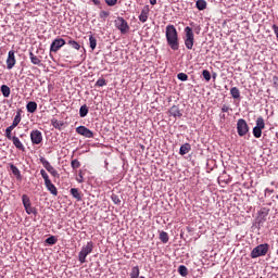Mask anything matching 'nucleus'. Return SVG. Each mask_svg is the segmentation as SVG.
<instances>
[{
  "instance_id": "1",
  "label": "nucleus",
  "mask_w": 278,
  "mask_h": 278,
  "mask_svg": "<svg viewBox=\"0 0 278 278\" xmlns=\"http://www.w3.org/2000/svg\"><path fill=\"white\" fill-rule=\"evenodd\" d=\"M165 37L172 51H179V34L175 25H167L165 28Z\"/></svg>"
},
{
  "instance_id": "2",
  "label": "nucleus",
  "mask_w": 278,
  "mask_h": 278,
  "mask_svg": "<svg viewBox=\"0 0 278 278\" xmlns=\"http://www.w3.org/2000/svg\"><path fill=\"white\" fill-rule=\"evenodd\" d=\"M93 249L94 243H92V241L87 242V244L84 245L78 253V262H80V264H86V257L92 253Z\"/></svg>"
},
{
  "instance_id": "3",
  "label": "nucleus",
  "mask_w": 278,
  "mask_h": 278,
  "mask_svg": "<svg viewBox=\"0 0 278 278\" xmlns=\"http://www.w3.org/2000/svg\"><path fill=\"white\" fill-rule=\"evenodd\" d=\"M185 47L186 49L192 50L194 47V31L190 26L185 27Z\"/></svg>"
},
{
  "instance_id": "4",
  "label": "nucleus",
  "mask_w": 278,
  "mask_h": 278,
  "mask_svg": "<svg viewBox=\"0 0 278 278\" xmlns=\"http://www.w3.org/2000/svg\"><path fill=\"white\" fill-rule=\"evenodd\" d=\"M266 253H268V243L260 244L252 250L251 257L252 260L264 257Z\"/></svg>"
},
{
  "instance_id": "5",
  "label": "nucleus",
  "mask_w": 278,
  "mask_h": 278,
  "mask_svg": "<svg viewBox=\"0 0 278 278\" xmlns=\"http://www.w3.org/2000/svg\"><path fill=\"white\" fill-rule=\"evenodd\" d=\"M22 203L24 205V210H25L26 214H28V215L34 214V216H36V214H38V210H36V207L31 206V200L29 199V195L23 194Z\"/></svg>"
},
{
  "instance_id": "6",
  "label": "nucleus",
  "mask_w": 278,
  "mask_h": 278,
  "mask_svg": "<svg viewBox=\"0 0 278 278\" xmlns=\"http://www.w3.org/2000/svg\"><path fill=\"white\" fill-rule=\"evenodd\" d=\"M249 131V124H247V121L244 118H240L237 122V134L240 136V138L247 136V132Z\"/></svg>"
},
{
  "instance_id": "7",
  "label": "nucleus",
  "mask_w": 278,
  "mask_h": 278,
  "mask_svg": "<svg viewBox=\"0 0 278 278\" xmlns=\"http://www.w3.org/2000/svg\"><path fill=\"white\" fill-rule=\"evenodd\" d=\"M116 29L121 31V34H127L129 31V24H127V21H125L124 17H117L114 21Z\"/></svg>"
},
{
  "instance_id": "8",
  "label": "nucleus",
  "mask_w": 278,
  "mask_h": 278,
  "mask_svg": "<svg viewBox=\"0 0 278 278\" xmlns=\"http://www.w3.org/2000/svg\"><path fill=\"white\" fill-rule=\"evenodd\" d=\"M39 162L42 164V166L46 168V170H48V173H50V175H52V177H60V174L58 173L55 167H52L51 163H49V161H47V159H45L43 156H40Z\"/></svg>"
},
{
  "instance_id": "9",
  "label": "nucleus",
  "mask_w": 278,
  "mask_h": 278,
  "mask_svg": "<svg viewBox=\"0 0 278 278\" xmlns=\"http://www.w3.org/2000/svg\"><path fill=\"white\" fill-rule=\"evenodd\" d=\"M64 45H66V40L62 38L54 39L50 46V52L58 53V51H60L61 47H64Z\"/></svg>"
},
{
  "instance_id": "10",
  "label": "nucleus",
  "mask_w": 278,
  "mask_h": 278,
  "mask_svg": "<svg viewBox=\"0 0 278 278\" xmlns=\"http://www.w3.org/2000/svg\"><path fill=\"white\" fill-rule=\"evenodd\" d=\"M76 132H78L79 136H84V138H94V132H92V130L88 129L86 126H78L76 128Z\"/></svg>"
},
{
  "instance_id": "11",
  "label": "nucleus",
  "mask_w": 278,
  "mask_h": 278,
  "mask_svg": "<svg viewBox=\"0 0 278 278\" xmlns=\"http://www.w3.org/2000/svg\"><path fill=\"white\" fill-rule=\"evenodd\" d=\"M30 140L34 144H40L42 142V132L38 129L31 130Z\"/></svg>"
},
{
  "instance_id": "12",
  "label": "nucleus",
  "mask_w": 278,
  "mask_h": 278,
  "mask_svg": "<svg viewBox=\"0 0 278 278\" xmlns=\"http://www.w3.org/2000/svg\"><path fill=\"white\" fill-rule=\"evenodd\" d=\"M16 64V56L14 55V50L9 51L7 59V67L9 71H12Z\"/></svg>"
},
{
  "instance_id": "13",
  "label": "nucleus",
  "mask_w": 278,
  "mask_h": 278,
  "mask_svg": "<svg viewBox=\"0 0 278 278\" xmlns=\"http://www.w3.org/2000/svg\"><path fill=\"white\" fill-rule=\"evenodd\" d=\"M151 12V9H149V5H144L141 10V13L139 15V21L141 23H147L149 21V13Z\"/></svg>"
},
{
  "instance_id": "14",
  "label": "nucleus",
  "mask_w": 278,
  "mask_h": 278,
  "mask_svg": "<svg viewBox=\"0 0 278 278\" xmlns=\"http://www.w3.org/2000/svg\"><path fill=\"white\" fill-rule=\"evenodd\" d=\"M169 114L170 116H174V118H181L184 116V114L181 113V110H179V106L177 105H173L169 109Z\"/></svg>"
},
{
  "instance_id": "15",
  "label": "nucleus",
  "mask_w": 278,
  "mask_h": 278,
  "mask_svg": "<svg viewBox=\"0 0 278 278\" xmlns=\"http://www.w3.org/2000/svg\"><path fill=\"white\" fill-rule=\"evenodd\" d=\"M45 186L47 190L50 191V194H53V197H58V188L55 187V185H53V182H51V180L45 182Z\"/></svg>"
},
{
  "instance_id": "16",
  "label": "nucleus",
  "mask_w": 278,
  "mask_h": 278,
  "mask_svg": "<svg viewBox=\"0 0 278 278\" xmlns=\"http://www.w3.org/2000/svg\"><path fill=\"white\" fill-rule=\"evenodd\" d=\"M11 140L14 147H16L20 151H25V146H23V142H21V139H18V137L13 136Z\"/></svg>"
},
{
  "instance_id": "17",
  "label": "nucleus",
  "mask_w": 278,
  "mask_h": 278,
  "mask_svg": "<svg viewBox=\"0 0 278 278\" xmlns=\"http://www.w3.org/2000/svg\"><path fill=\"white\" fill-rule=\"evenodd\" d=\"M192 149V146L190 143H184L180 149H179V154L180 155H188Z\"/></svg>"
},
{
  "instance_id": "18",
  "label": "nucleus",
  "mask_w": 278,
  "mask_h": 278,
  "mask_svg": "<svg viewBox=\"0 0 278 278\" xmlns=\"http://www.w3.org/2000/svg\"><path fill=\"white\" fill-rule=\"evenodd\" d=\"M26 110L29 114H34L38 110V104L35 101H30L27 103Z\"/></svg>"
},
{
  "instance_id": "19",
  "label": "nucleus",
  "mask_w": 278,
  "mask_h": 278,
  "mask_svg": "<svg viewBox=\"0 0 278 278\" xmlns=\"http://www.w3.org/2000/svg\"><path fill=\"white\" fill-rule=\"evenodd\" d=\"M70 192H71L72 197H73L74 199H76V201H81V192L79 191V189H77V188H72V189L70 190Z\"/></svg>"
},
{
  "instance_id": "20",
  "label": "nucleus",
  "mask_w": 278,
  "mask_h": 278,
  "mask_svg": "<svg viewBox=\"0 0 278 278\" xmlns=\"http://www.w3.org/2000/svg\"><path fill=\"white\" fill-rule=\"evenodd\" d=\"M21 111L16 112V115L14 116L13 123L11 125V127H13L14 129H16V127H18L20 123H21Z\"/></svg>"
},
{
  "instance_id": "21",
  "label": "nucleus",
  "mask_w": 278,
  "mask_h": 278,
  "mask_svg": "<svg viewBox=\"0 0 278 278\" xmlns=\"http://www.w3.org/2000/svg\"><path fill=\"white\" fill-rule=\"evenodd\" d=\"M51 125L52 127H54L55 129L62 130V127H64V122L62 121H58L55 118L51 119Z\"/></svg>"
},
{
  "instance_id": "22",
  "label": "nucleus",
  "mask_w": 278,
  "mask_h": 278,
  "mask_svg": "<svg viewBox=\"0 0 278 278\" xmlns=\"http://www.w3.org/2000/svg\"><path fill=\"white\" fill-rule=\"evenodd\" d=\"M195 7L200 10L203 11L207 8V1L205 0H197Z\"/></svg>"
},
{
  "instance_id": "23",
  "label": "nucleus",
  "mask_w": 278,
  "mask_h": 278,
  "mask_svg": "<svg viewBox=\"0 0 278 278\" xmlns=\"http://www.w3.org/2000/svg\"><path fill=\"white\" fill-rule=\"evenodd\" d=\"M67 45H68L70 47H72V49H76V51H79V50L81 49V45H79V42H77V41H75V40H73V39H70V40L67 41Z\"/></svg>"
},
{
  "instance_id": "24",
  "label": "nucleus",
  "mask_w": 278,
  "mask_h": 278,
  "mask_svg": "<svg viewBox=\"0 0 278 278\" xmlns=\"http://www.w3.org/2000/svg\"><path fill=\"white\" fill-rule=\"evenodd\" d=\"M79 116L80 118H86V116H88V105L84 104L80 106Z\"/></svg>"
},
{
  "instance_id": "25",
  "label": "nucleus",
  "mask_w": 278,
  "mask_h": 278,
  "mask_svg": "<svg viewBox=\"0 0 278 278\" xmlns=\"http://www.w3.org/2000/svg\"><path fill=\"white\" fill-rule=\"evenodd\" d=\"M256 128L264 129L266 127V123L264 122V117L260 116L256 118Z\"/></svg>"
},
{
  "instance_id": "26",
  "label": "nucleus",
  "mask_w": 278,
  "mask_h": 278,
  "mask_svg": "<svg viewBox=\"0 0 278 278\" xmlns=\"http://www.w3.org/2000/svg\"><path fill=\"white\" fill-rule=\"evenodd\" d=\"M230 94L232 99H240V89H238V87H232L230 89Z\"/></svg>"
},
{
  "instance_id": "27",
  "label": "nucleus",
  "mask_w": 278,
  "mask_h": 278,
  "mask_svg": "<svg viewBox=\"0 0 278 278\" xmlns=\"http://www.w3.org/2000/svg\"><path fill=\"white\" fill-rule=\"evenodd\" d=\"M138 277H140V267L135 266L131 268L130 278H138Z\"/></svg>"
},
{
  "instance_id": "28",
  "label": "nucleus",
  "mask_w": 278,
  "mask_h": 278,
  "mask_svg": "<svg viewBox=\"0 0 278 278\" xmlns=\"http://www.w3.org/2000/svg\"><path fill=\"white\" fill-rule=\"evenodd\" d=\"M178 273L181 277H188V267H186V265H180L178 267Z\"/></svg>"
},
{
  "instance_id": "29",
  "label": "nucleus",
  "mask_w": 278,
  "mask_h": 278,
  "mask_svg": "<svg viewBox=\"0 0 278 278\" xmlns=\"http://www.w3.org/2000/svg\"><path fill=\"white\" fill-rule=\"evenodd\" d=\"M29 59H30L31 64H35V65L39 66L40 60H39L38 56H36L34 54V52H29Z\"/></svg>"
},
{
  "instance_id": "30",
  "label": "nucleus",
  "mask_w": 278,
  "mask_h": 278,
  "mask_svg": "<svg viewBox=\"0 0 278 278\" xmlns=\"http://www.w3.org/2000/svg\"><path fill=\"white\" fill-rule=\"evenodd\" d=\"M89 45L92 51L97 49V38H94L92 35L89 36Z\"/></svg>"
},
{
  "instance_id": "31",
  "label": "nucleus",
  "mask_w": 278,
  "mask_h": 278,
  "mask_svg": "<svg viewBox=\"0 0 278 278\" xmlns=\"http://www.w3.org/2000/svg\"><path fill=\"white\" fill-rule=\"evenodd\" d=\"M1 92H2L3 97L8 98V97H10L11 90L8 87V85H2L1 86Z\"/></svg>"
},
{
  "instance_id": "32",
  "label": "nucleus",
  "mask_w": 278,
  "mask_h": 278,
  "mask_svg": "<svg viewBox=\"0 0 278 278\" xmlns=\"http://www.w3.org/2000/svg\"><path fill=\"white\" fill-rule=\"evenodd\" d=\"M56 243H58V237H55V236H51V237L46 239V244L53 245V244H56Z\"/></svg>"
},
{
  "instance_id": "33",
  "label": "nucleus",
  "mask_w": 278,
  "mask_h": 278,
  "mask_svg": "<svg viewBox=\"0 0 278 278\" xmlns=\"http://www.w3.org/2000/svg\"><path fill=\"white\" fill-rule=\"evenodd\" d=\"M12 131H14V127L13 126H9L5 129V138H8V140H12Z\"/></svg>"
},
{
  "instance_id": "34",
  "label": "nucleus",
  "mask_w": 278,
  "mask_h": 278,
  "mask_svg": "<svg viewBox=\"0 0 278 278\" xmlns=\"http://www.w3.org/2000/svg\"><path fill=\"white\" fill-rule=\"evenodd\" d=\"M10 168H11L13 175H15V177H21V170H18V167H16L14 164H11Z\"/></svg>"
},
{
  "instance_id": "35",
  "label": "nucleus",
  "mask_w": 278,
  "mask_h": 278,
  "mask_svg": "<svg viewBox=\"0 0 278 278\" xmlns=\"http://www.w3.org/2000/svg\"><path fill=\"white\" fill-rule=\"evenodd\" d=\"M40 175H41L45 184L51 181V179L49 178V174H47V172L45 169H40Z\"/></svg>"
},
{
  "instance_id": "36",
  "label": "nucleus",
  "mask_w": 278,
  "mask_h": 278,
  "mask_svg": "<svg viewBox=\"0 0 278 278\" xmlns=\"http://www.w3.org/2000/svg\"><path fill=\"white\" fill-rule=\"evenodd\" d=\"M96 86L98 88H103V86H108V80H105L104 78H100L97 80Z\"/></svg>"
},
{
  "instance_id": "37",
  "label": "nucleus",
  "mask_w": 278,
  "mask_h": 278,
  "mask_svg": "<svg viewBox=\"0 0 278 278\" xmlns=\"http://www.w3.org/2000/svg\"><path fill=\"white\" fill-rule=\"evenodd\" d=\"M202 77L205 79V81H210L212 79V74H210V71L204 70L202 72Z\"/></svg>"
},
{
  "instance_id": "38",
  "label": "nucleus",
  "mask_w": 278,
  "mask_h": 278,
  "mask_svg": "<svg viewBox=\"0 0 278 278\" xmlns=\"http://www.w3.org/2000/svg\"><path fill=\"white\" fill-rule=\"evenodd\" d=\"M160 240H161L164 244H166V242H168V233L162 231V232L160 233Z\"/></svg>"
},
{
  "instance_id": "39",
  "label": "nucleus",
  "mask_w": 278,
  "mask_h": 278,
  "mask_svg": "<svg viewBox=\"0 0 278 278\" xmlns=\"http://www.w3.org/2000/svg\"><path fill=\"white\" fill-rule=\"evenodd\" d=\"M253 136H254V138H262V128L254 127Z\"/></svg>"
},
{
  "instance_id": "40",
  "label": "nucleus",
  "mask_w": 278,
  "mask_h": 278,
  "mask_svg": "<svg viewBox=\"0 0 278 278\" xmlns=\"http://www.w3.org/2000/svg\"><path fill=\"white\" fill-rule=\"evenodd\" d=\"M111 199H112V201H113V203H114L115 205H121V198H118V195H116L115 193H113V194L111 195Z\"/></svg>"
},
{
  "instance_id": "41",
  "label": "nucleus",
  "mask_w": 278,
  "mask_h": 278,
  "mask_svg": "<svg viewBox=\"0 0 278 278\" xmlns=\"http://www.w3.org/2000/svg\"><path fill=\"white\" fill-rule=\"evenodd\" d=\"M71 166L74 170H77V168H79V166H81V163H79L77 160H73L71 162Z\"/></svg>"
},
{
  "instance_id": "42",
  "label": "nucleus",
  "mask_w": 278,
  "mask_h": 278,
  "mask_svg": "<svg viewBox=\"0 0 278 278\" xmlns=\"http://www.w3.org/2000/svg\"><path fill=\"white\" fill-rule=\"evenodd\" d=\"M177 77L180 81H188V74L186 73H179Z\"/></svg>"
},
{
  "instance_id": "43",
  "label": "nucleus",
  "mask_w": 278,
  "mask_h": 278,
  "mask_svg": "<svg viewBox=\"0 0 278 278\" xmlns=\"http://www.w3.org/2000/svg\"><path fill=\"white\" fill-rule=\"evenodd\" d=\"M106 5H109L110 8H113V5H116V3H118V0H104Z\"/></svg>"
},
{
  "instance_id": "44",
  "label": "nucleus",
  "mask_w": 278,
  "mask_h": 278,
  "mask_svg": "<svg viewBox=\"0 0 278 278\" xmlns=\"http://www.w3.org/2000/svg\"><path fill=\"white\" fill-rule=\"evenodd\" d=\"M271 29H273V31H274V34L276 36L277 41H278V26H277V24H274L271 26Z\"/></svg>"
},
{
  "instance_id": "45",
  "label": "nucleus",
  "mask_w": 278,
  "mask_h": 278,
  "mask_svg": "<svg viewBox=\"0 0 278 278\" xmlns=\"http://www.w3.org/2000/svg\"><path fill=\"white\" fill-rule=\"evenodd\" d=\"M229 110H231L229 106H227L226 104H224L223 106H222V112H224V113H227V112H229Z\"/></svg>"
},
{
  "instance_id": "46",
  "label": "nucleus",
  "mask_w": 278,
  "mask_h": 278,
  "mask_svg": "<svg viewBox=\"0 0 278 278\" xmlns=\"http://www.w3.org/2000/svg\"><path fill=\"white\" fill-rule=\"evenodd\" d=\"M273 192H275V190L269 188L265 189V194H273Z\"/></svg>"
},
{
  "instance_id": "47",
  "label": "nucleus",
  "mask_w": 278,
  "mask_h": 278,
  "mask_svg": "<svg viewBox=\"0 0 278 278\" xmlns=\"http://www.w3.org/2000/svg\"><path fill=\"white\" fill-rule=\"evenodd\" d=\"M78 184L84 182V176H81V174H79V178H77Z\"/></svg>"
},
{
  "instance_id": "48",
  "label": "nucleus",
  "mask_w": 278,
  "mask_h": 278,
  "mask_svg": "<svg viewBox=\"0 0 278 278\" xmlns=\"http://www.w3.org/2000/svg\"><path fill=\"white\" fill-rule=\"evenodd\" d=\"M260 214H261V216H263V218H266V216H268V212L262 211Z\"/></svg>"
},
{
  "instance_id": "49",
  "label": "nucleus",
  "mask_w": 278,
  "mask_h": 278,
  "mask_svg": "<svg viewBox=\"0 0 278 278\" xmlns=\"http://www.w3.org/2000/svg\"><path fill=\"white\" fill-rule=\"evenodd\" d=\"M91 1L94 3V5H99L101 3V0H91Z\"/></svg>"
},
{
  "instance_id": "50",
  "label": "nucleus",
  "mask_w": 278,
  "mask_h": 278,
  "mask_svg": "<svg viewBox=\"0 0 278 278\" xmlns=\"http://www.w3.org/2000/svg\"><path fill=\"white\" fill-rule=\"evenodd\" d=\"M157 3V0H150L151 5H155Z\"/></svg>"
},
{
  "instance_id": "51",
  "label": "nucleus",
  "mask_w": 278,
  "mask_h": 278,
  "mask_svg": "<svg viewBox=\"0 0 278 278\" xmlns=\"http://www.w3.org/2000/svg\"><path fill=\"white\" fill-rule=\"evenodd\" d=\"M102 15H103V16H109V13L105 12V11H103V12H102Z\"/></svg>"
},
{
  "instance_id": "52",
  "label": "nucleus",
  "mask_w": 278,
  "mask_h": 278,
  "mask_svg": "<svg viewBox=\"0 0 278 278\" xmlns=\"http://www.w3.org/2000/svg\"><path fill=\"white\" fill-rule=\"evenodd\" d=\"M139 278H144V276H141V277H139Z\"/></svg>"
},
{
  "instance_id": "53",
  "label": "nucleus",
  "mask_w": 278,
  "mask_h": 278,
  "mask_svg": "<svg viewBox=\"0 0 278 278\" xmlns=\"http://www.w3.org/2000/svg\"><path fill=\"white\" fill-rule=\"evenodd\" d=\"M276 199L278 200V195H276Z\"/></svg>"
}]
</instances>
